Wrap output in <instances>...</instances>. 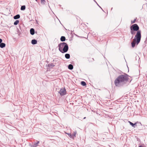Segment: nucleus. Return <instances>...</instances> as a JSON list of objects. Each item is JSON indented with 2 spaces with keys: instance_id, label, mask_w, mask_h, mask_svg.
<instances>
[{
  "instance_id": "nucleus-15",
  "label": "nucleus",
  "mask_w": 147,
  "mask_h": 147,
  "mask_svg": "<svg viewBox=\"0 0 147 147\" xmlns=\"http://www.w3.org/2000/svg\"><path fill=\"white\" fill-rule=\"evenodd\" d=\"M26 7L25 5H23L21 7V10H24L25 9Z\"/></svg>"
},
{
  "instance_id": "nucleus-28",
  "label": "nucleus",
  "mask_w": 147,
  "mask_h": 147,
  "mask_svg": "<svg viewBox=\"0 0 147 147\" xmlns=\"http://www.w3.org/2000/svg\"><path fill=\"white\" fill-rule=\"evenodd\" d=\"M96 3H97V4L98 5V4L97 3H96Z\"/></svg>"
},
{
  "instance_id": "nucleus-11",
  "label": "nucleus",
  "mask_w": 147,
  "mask_h": 147,
  "mask_svg": "<svg viewBox=\"0 0 147 147\" xmlns=\"http://www.w3.org/2000/svg\"><path fill=\"white\" fill-rule=\"evenodd\" d=\"M68 68L69 69L72 70L73 68V66L72 64H69L68 65Z\"/></svg>"
},
{
  "instance_id": "nucleus-12",
  "label": "nucleus",
  "mask_w": 147,
  "mask_h": 147,
  "mask_svg": "<svg viewBox=\"0 0 147 147\" xmlns=\"http://www.w3.org/2000/svg\"><path fill=\"white\" fill-rule=\"evenodd\" d=\"M65 57L67 59H69L70 58V55L69 54H66L65 55Z\"/></svg>"
},
{
  "instance_id": "nucleus-9",
  "label": "nucleus",
  "mask_w": 147,
  "mask_h": 147,
  "mask_svg": "<svg viewBox=\"0 0 147 147\" xmlns=\"http://www.w3.org/2000/svg\"><path fill=\"white\" fill-rule=\"evenodd\" d=\"M5 46V44L4 43H1L0 44V47L1 48H3Z\"/></svg>"
},
{
  "instance_id": "nucleus-14",
  "label": "nucleus",
  "mask_w": 147,
  "mask_h": 147,
  "mask_svg": "<svg viewBox=\"0 0 147 147\" xmlns=\"http://www.w3.org/2000/svg\"><path fill=\"white\" fill-rule=\"evenodd\" d=\"M65 134H67L71 138H73V135H72L71 133L66 132Z\"/></svg>"
},
{
  "instance_id": "nucleus-8",
  "label": "nucleus",
  "mask_w": 147,
  "mask_h": 147,
  "mask_svg": "<svg viewBox=\"0 0 147 147\" xmlns=\"http://www.w3.org/2000/svg\"><path fill=\"white\" fill-rule=\"evenodd\" d=\"M20 15L17 14L14 16L13 18L14 19H17L19 18H20Z\"/></svg>"
},
{
  "instance_id": "nucleus-13",
  "label": "nucleus",
  "mask_w": 147,
  "mask_h": 147,
  "mask_svg": "<svg viewBox=\"0 0 147 147\" xmlns=\"http://www.w3.org/2000/svg\"><path fill=\"white\" fill-rule=\"evenodd\" d=\"M60 40L62 41H64L65 40V38L64 36H62L60 38Z\"/></svg>"
},
{
  "instance_id": "nucleus-6",
  "label": "nucleus",
  "mask_w": 147,
  "mask_h": 147,
  "mask_svg": "<svg viewBox=\"0 0 147 147\" xmlns=\"http://www.w3.org/2000/svg\"><path fill=\"white\" fill-rule=\"evenodd\" d=\"M31 43L32 45H35L37 43V41L35 39H33L31 41Z\"/></svg>"
},
{
  "instance_id": "nucleus-5",
  "label": "nucleus",
  "mask_w": 147,
  "mask_h": 147,
  "mask_svg": "<svg viewBox=\"0 0 147 147\" xmlns=\"http://www.w3.org/2000/svg\"><path fill=\"white\" fill-rule=\"evenodd\" d=\"M30 32L31 35H34L35 33V31L34 29L33 28H31L30 30Z\"/></svg>"
},
{
  "instance_id": "nucleus-18",
  "label": "nucleus",
  "mask_w": 147,
  "mask_h": 147,
  "mask_svg": "<svg viewBox=\"0 0 147 147\" xmlns=\"http://www.w3.org/2000/svg\"><path fill=\"white\" fill-rule=\"evenodd\" d=\"M77 134V132L76 131H74V134L72 135H73V139H74V138L76 137V135Z\"/></svg>"
},
{
  "instance_id": "nucleus-3",
  "label": "nucleus",
  "mask_w": 147,
  "mask_h": 147,
  "mask_svg": "<svg viewBox=\"0 0 147 147\" xmlns=\"http://www.w3.org/2000/svg\"><path fill=\"white\" fill-rule=\"evenodd\" d=\"M58 47L59 51L62 53L67 52L68 51L69 47L67 44L65 42L60 43Z\"/></svg>"
},
{
  "instance_id": "nucleus-20",
  "label": "nucleus",
  "mask_w": 147,
  "mask_h": 147,
  "mask_svg": "<svg viewBox=\"0 0 147 147\" xmlns=\"http://www.w3.org/2000/svg\"><path fill=\"white\" fill-rule=\"evenodd\" d=\"M55 66V65L53 64H48V66L49 67H53Z\"/></svg>"
},
{
  "instance_id": "nucleus-24",
  "label": "nucleus",
  "mask_w": 147,
  "mask_h": 147,
  "mask_svg": "<svg viewBox=\"0 0 147 147\" xmlns=\"http://www.w3.org/2000/svg\"><path fill=\"white\" fill-rule=\"evenodd\" d=\"M98 6L100 7H100V6L98 5Z\"/></svg>"
},
{
  "instance_id": "nucleus-23",
  "label": "nucleus",
  "mask_w": 147,
  "mask_h": 147,
  "mask_svg": "<svg viewBox=\"0 0 147 147\" xmlns=\"http://www.w3.org/2000/svg\"><path fill=\"white\" fill-rule=\"evenodd\" d=\"M2 40L0 38V44L1 43V42H2Z\"/></svg>"
},
{
  "instance_id": "nucleus-22",
  "label": "nucleus",
  "mask_w": 147,
  "mask_h": 147,
  "mask_svg": "<svg viewBox=\"0 0 147 147\" xmlns=\"http://www.w3.org/2000/svg\"><path fill=\"white\" fill-rule=\"evenodd\" d=\"M136 19H135L134 21H131V23L132 24H133V23H134L135 22V21H136Z\"/></svg>"
},
{
  "instance_id": "nucleus-16",
  "label": "nucleus",
  "mask_w": 147,
  "mask_h": 147,
  "mask_svg": "<svg viewBox=\"0 0 147 147\" xmlns=\"http://www.w3.org/2000/svg\"><path fill=\"white\" fill-rule=\"evenodd\" d=\"M19 23V21L18 20H16L14 23V25H17Z\"/></svg>"
},
{
  "instance_id": "nucleus-21",
  "label": "nucleus",
  "mask_w": 147,
  "mask_h": 147,
  "mask_svg": "<svg viewBox=\"0 0 147 147\" xmlns=\"http://www.w3.org/2000/svg\"><path fill=\"white\" fill-rule=\"evenodd\" d=\"M134 31L133 30H131V33L132 34L134 35L135 34L136 32Z\"/></svg>"
},
{
  "instance_id": "nucleus-4",
  "label": "nucleus",
  "mask_w": 147,
  "mask_h": 147,
  "mask_svg": "<svg viewBox=\"0 0 147 147\" xmlns=\"http://www.w3.org/2000/svg\"><path fill=\"white\" fill-rule=\"evenodd\" d=\"M59 93L61 96H63L66 94V90L65 88H61L60 89Z\"/></svg>"
},
{
  "instance_id": "nucleus-17",
  "label": "nucleus",
  "mask_w": 147,
  "mask_h": 147,
  "mask_svg": "<svg viewBox=\"0 0 147 147\" xmlns=\"http://www.w3.org/2000/svg\"><path fill=\"white\" fill-rule=\"evenodd\" d=\"M81 84L83 86H85L86 85V84L85 82L82 81L81 82Z\"/></svg>"
},
{
  "instance_id": "nucleus-1",
  "label": "nucleus",
  "mask_w": 147,
  "mask_h": 147,
  "mask_svg": "<svg viewBox=\"0 0 147 147\" xmlns=\"http://www.w3.org/2000/svg\"><path fill=\"white\" fill-rule=\"evenodd\" d=\"M131 30L137 31V33L131 43L132 47H134L136 45H137L140 43L141 37V31L139 30V28L138 26L136 24H135L131 26L130 27Z\"/></svg>"
},
{
  "instance_id": "nucleus-10",
  "label": "nucleus",
  "mask_w": 147,
  "mask_h": 147,
  "mask_svg": "<svg viewBox=\"0 0 147 147\" xmlns=\"http://www.w3.org/2000/svg\"><path fill=\"white\" fill-rule=\"evenodd\" d=\"M130 125H131L133 127H135V126L136 124V123H132L130 121H129Z\"/></svg>"
},
{
  "instance_id": "nucleus-27",
  "label": "nucleus",
  "mask_w": 147,
  "mask_h": 147,
  "mask_svg": "<svg viewBox=\"0 0 147 147\" xmlns=\"http://www.w3.org/2000/svg\"><path fill=\"white\" fill-rule=\"evenodd\" d=\"M94 0V1L95 2H96V1H95V0Z\"/></svg>"
},
{
  "instance_id": "nucleus-7",
  "label": "nucleus",
  "mask_w": 147,
  "mask_h": 147,
  "mask_svg": "<svg viewBox=\"0 0 147 147\" xmlns=\"http://www.w3.org/2000/svg\"><path fill=\"white\" fill-rule=\"evenodd\" d=\"M39 141H37V142L36 143H35L33 145V147H36L37 146H38V144L39 143Z\"/></svg>"
},
{
  "instance_id": "nucleus-26",
  "label": "nucleus",
  "mask_w": 147,
  "mask_h": 147,
  "mask_svg": "<svg viewBox=\"0 0 147 147\" xmlns=\"http://www.w3.org/2000/svg\"><path fill=\"white\" fill-rule=\"evenodd\" d=\"M36 1H37V0H35Z\"/></svg>"
},
{
  "instance_id": "nucleus-2",
  "label": "nucleus",
  "mask_w": 147,
  "mask_h": 147,
  "mask_svg": "<svg viewBox=\"0 0 147 147\" xmlns=\"http://www.w3.org/2000/svg\"><path fill=\"white\" fill-rule=\"evenodd\" d=\"M129 76L126 74L119 76L115 80L114 84L117 86H122L128 81Z\"/></svg>"
},
{
  "instance_id": "nucleus-25",
  "label": "nucleus",
  "mask_w": 147,
  "mask_h": 147,
  "mask_svg": "<svg viewBox=\"0 0 147 147\" xmlns=\"http://www.w3.org/2000/svg\"><path fill=\"white\" fill-rule=\"evenodd\" d=\"M86 119V117H84V119Z\"/></svg>"
},
{
  "instance_id": "nucleus-19",
  "label": "nucleus",
  "mask_w": 147,
  "mask_h": 147,
  "mask_svg": "<svg viewBox=\"0 0 147 147\" xmlns=\"http://www.w3.org/2000/svg\"><path fill=\"white\" fill-rule=\"evenodd\" d=\"M41 0V3L42 5H44L45 4V3L46 2V1L45 0Z\"/></svg>"
}]
</instances>
